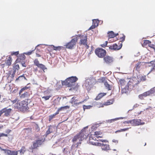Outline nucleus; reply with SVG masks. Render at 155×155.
<instances>
[{"label": "nucleus", "mask_w": 155, "mask_h": 155, "mask_svg": "<svg viewBox=\"0 0 155 155\" xmlns=\"http://www.w3.org/2000/svg\"><path fill=\"white\" fill-rule=\"evenodd\" d=\"M88 126H86L82 129L80 132L74 136L72 140V142L74 143L78 140L79 143H81V142L86 136L87 131L86 130Z\"/></svg>", "instance_id": "1"}, {"label": "nucleus", "mask_w": 155, "mask_h": 155, "mask_svg": "<svg viewBox=\"0 0 155 155\" xmlns=\"http://www.w3.org/2000/svg\"><path fill=\"white\" fill-rule=\"evenodd\" d=\"M28 100H25L16 103L15 106V108L21 111L25 112L28 110L29 108L28 107Z\"/></svg>", "instance_id": "2"}, {"label": "nucleus", "mask_w": 155, "mask_h": 155, "mask_svg": "<svg viewBox=\"0 0 155 155\" xmlns=\"http://www.w3.org/2000/svg\"><path fill=\"white\" fill-rule=\"evenodd\" d=\"M76 37H79L80 40L79 42V44L80 45H83L87 49L89 48V46L87 45V36L86 35L78 34L77 35Z\"/></svg>", "instance_id": "3"}, {"label": "nucleus", "mask_w": 155, "mask_h": 155, "mask_svg": "<svg viewBox=\"0 0 155 155\" xmlns=\"http://www.w3.org/2000/svg\"><path fill=\"white\" fill-rule=\"evenodd\" d=\"M122 36L120 38L121 43H118L117 45L116 43L112 45L109 46V48L113 50H120L122 47V42L125 40V36L124 34L122 35Z\"/></svg>", "instance_id": "4"}, {"label": "nucleus", "mask_w": 155, "mask_h": 155, "mask_svg": "<svg viewBox=\"0 0 155 155\" xmlns=\"http://www.w3.org/2000/svg\"><path fill=\"white\" fill-rule=\"evenodd\" d=\"M78 80L76 77H71L68 78L65 81L62 82V85H66L68 87H70L71 85L74 84Z\"/></svg>", "instance_id": "5"}, {"label": "nucleus", "mask_w": 155, "mask_h": 155, "mask_svg": "<svg viewBox=\"0 0 155 155\" xmlns=\"http://www.w3.org/2000/svg\"><path fill=\"white\" fill-rule=\"evenodd\" d=\"M102 143H97V145L101 147L102 149L105 151L110 150L109 145L108 141L106 140H101Z\"/></svg>", "instance_id": "6"}, {"label": "nucleus", "mask_w": 155, "mask_h": 155, "mask_svg": "<svg viewBox=\"0 0 155 155\" xmlns=\"http://www.w3.org/2000/svg\"><path fill=\"white\" fill-rule=\"evenodd\" d=\"M78 38L75 37L71 39V41L67 43L65 45L66 48L72 49L76 44L78 40Z\"/></svg>", "instance_id": "7"}, {"label": "nucleus", "mask_w": 155, "mask_h": 155, "mask_svg": "<svg viewBox=\"0 0 155 155\" xmlns=\"http://www.w3.org/2000/svg\"><path fill=\"white\" fill-rule=\"evenodd\" d=\"M95 52L99 57L101 58H103L106 54V51L105 50L102 48H96L95 51Z\"/></svg>", "instance_id": "8"}, {"label": "nucleus", "mask_w": 155, "mask_h": 155, "mask_svg": "<svg viewBox=\"0 0 155 155\" xmlns=\"http://www.w3.org/2000/svg\"><path fill=\"white\" fill-rule=\"evenodd\" d=\"M108 36V41L110 42H113L117 40L116 36L118 35V34H115L112 31H109L107 33Z\"/></svg>", "instance_id": "9"}, {"label": "nucleus", "mask_w": 155, "mask_h": 155, "mask_svg": "<svg viewBox=\"0 0 155 155\" xmlns=\"http://www.w3.org/2000/svg\"><path fill=\"white\" fill-rule=\"evenodd\" d=\"M104 62L107 64H111L114 61L113 58L109 55H105L103 57Z\"/></svg>", "instance_id": "10"}, {"label": "nucleus", "mask_w": 155, "mask_h": 155, "mask_svg": "<svg viewBox=\"0 0 155 155\" xmlns=\"http://www.w3.org/2000/svg\"><path fill=\"white\" fill-rule=\"evenodd\" d=\"M44 142V141L42 139H39L35 140L33 143L32 147V148H37L38 147L41 145Z\"/></svg>", "instance_id": "11"}, {"label": "nucleus", "mask_w": 155, "mask_h": 155, "mask_svg": "<svg viewBox=\"0 0 155 155\" xmlns=\"http://www.w3.org/2000/svg\"><path fill=\"white\" fill-rule=\"evenodd\" d=\"M84 101L79 102L77 97L74 96L71 99L70 102L74 106H77L82 104Z\"/></svg>", "instance_id": "12"}, {"label": "nucleus", "mask_w": 155, "mask_h": 155, "mask_svg": "<svg viewBox=\"0 0 155 155\" xmlns=\"http://www.w3.org/2000/svg\"><path fill=\"white\" fill-rule=\"evenodd\" d=\"M34 63L35 65L42 70H44L46 69V68L45 66L42 64H40L39 61L37 59H35L34 60Z\"/></svg>", "instance_id": "13"}, {"label": "nucleus", "mask_w": 155, "mask_h": 155, "mask_svg": "<svg viewBox=\"0 0 155 155\" xmlns=\"http://www.w3.org/2000/svg\"><path fill=\"white\" fill-rule=\"evenodd\" d=\"M132 125L137 126L143 124L144 123H142L141 120L140 119H133L131 120Z\"/></svg>", "instance_id": "14"}, {"label": "nucleus", "mask_w": 155, "mask_h": 155, "mask_svg": "<svg viewBox=\"0 0 155 155\" xmlns=\"http://www.w3.org/2000/svg\"><path fill=\"white\" fill-rule=\"evenodd\" d=\"M2 150L4 151L5 153L8 155H18V151H11V150L6 149H3Z\"/></svg>", "instance_id": "15"}, {"label": "nucleus", "mask_w": 155, "mask_h": 155, "mask_svg": "<svg viewBox=\"0 0 155 155\" xmlns=\"http://www.w3.org/2000/svg\"><path fill=\"white\" fill-rule=\"evenodd\" d=\"M92 25L89 29V30H92L95 28L98 25L99 21L98 19H93L92 20Z\"/></svg>", "instance_id": "16"}, {"label": "nucleus", "mask_w": 155, "mask_h": 155, "mask_svg": "<svg viewBox=\"0 0 155 155\" xmlns=\"http://www.w3.org/2000/svg\"><path fill=\"white\" fill-rule=\"evenodd\" d=\"M96 138H97L94 135L91 134L89 138L90 143L93 145H97V143L94 142V141L96 140Z\"/></svg>", "instance_id": "17"}, {"label": "nucleus", "mask_w": 155, "mask_h": 155, "mask_svg": "<svg viewBox=\"0 0 155 155\" xmlns=\"http://www.w3.org/2000/svg\"><path fill=\"white\" fill-rule=\"evenodd\" d=\"M4 113V116L5 117H9L10 115L12 109L11 108L7 109L6 107L3 108Z\"/></svg>", "instance_id": "18"}, {"label": "nucleus", "mask_w": 155, "mask_h": 155, "mask_svg": "<svg viewBox=\"0 0 155 155\" xmlns=\"http://www.w3.org/2000/svg\"><path fill=\"white\" fill-rule=\"evenodd\" d=\"M131 81H129L125 87H121L122 90V91L123 93H126L129 90V85H131Z\"/></svg>", "instance_id": "19"}, {"label": "nucleus", "mask_w": 155, "mask_h": 155, "mask_svg": "<svg viewBox=\"0 0 155 155\" xmlns=\"http://www.w3.org/2000/svg\"><path fill=\"white\" fill-rule=\"evenodd\" d=\"M143 66V63L139 62L136 64L134 68H135L136 70L139 71L140 70V69L142 68Z\"/></svg>", "instance_id": "20"}, {"label": "nucleus", "mask_w": 155, "mask_h": 155, "mask_svg": "<svg viewBox=\"0 0 155 155\" xmlns=\"http://www.w3.org/2000/svg\"><path fill=\"white\" fill-rule=\"evenodd\" d=\"M84 86L88 91H90L93 87L92 84H90L89 82L87 81L84 83Z\"/></svg>", "instance_id": "21"}, {"label": "nucleus", "mask_w": 155, "mask_h": 155, "mask_svg": "<svg viewBox=\"0 0 155 155\" xmlns=\"http://www.w3.org/2000/svg\"><path fill=\"white\" fill-rule=\"evenodd\" d=\"M24 53L23 54H20L17 59V61L19 62H23L25 59V56L24 55Z\"/></svg>", "instance_id": "22"}, {"label": "nucleus", "mask_w": 155, "mask_h": 155, "mask_svg": "<svg viewBox=\"0 0 155 155\" xmlns=\"http://www.w3.org/2000/svg\"><path fill=\"white\" fill-rule=\"evenodd\" d=\"M12 59L10 56L7 57L6 59L5 62L6 65L8 66H10L12 64Z\"/></svg>", "instance_id": "23"}, {"label": "nucleus", "mask_w": 155, "mask_h": 155, "mask_svg": "<svg viewBox=\"0 0 155 155\" xmlns=\"http://www.w3.org/2000/svg\"><path fill=\"white\" fill-rule=\"evenodd\" d=\"M70 87L71 88L69 89V90H76V91L78 88V84H76L75 83H74V84H72L71 85L70 87Z\"/></svg>", "instance_id": "24"}, {"label": "nucleus", "mask_w": 155, "mask_h": 155, "mask_svg": "<svg viewBox=\"0 0 155 155\" xmlns=\"http://www.w3.org/2000/svg\"><path fill=\"white\" fill-rule=\"evenodd\" d=\"M107 94L106 93H101L98 94L97 96L95 98L96 100H100L101 98L105 96Z\"/></svg>", "instance_id": "25"}, {"label": "nucleus", "mask_w": 155, "mask_h": 155, "mask_svg": "<svg viewBox=\"0 0 155 155\" xmlns=\"http://www.w3.org/2000/svg\"><path fill=\"white\" fill-rule=\"evenodd\" d=\"M49 48H51L54 50L60 51L61 48H63V47L61 46L55 47L53 45H51L50 46Z\"/></svg>", "instance_id": "26"}, {"label": "nucleus", "mask_w": 155, "mask_h": 155, "mask_svg": "<svg viewBox=\"0 0 155 155\" xmlns=\"http://www.w3.org/2000/svg\"><path fill=\"white\" fill-rule=\"evenodd\" d=\"M149 64L150 65L149 66L152 67V68L151 69L150 72L153 71H155V60L153 61H151L150 62Z\"/></svg>", "instance_id": "27"}, {"label": "nucleus", "mask_w": 155, "mask_h": 155, "mask_svg": "<svg viewBox=\"0 0 155 155\" xmlns=\"http://www.w3.org/2000/svg\"><path fill=\"white\" fill-rule=\"evenodd\" d=\"M49 130L50 131L51 133H53L57 130V128L55 126L50 125L48 127Z\"/></svg>", "instance_id": "28"}, {"label": "nucleus", "mask_w": 155, "mask_h": 155, "mask_svg": "<svg viewBox=\"0 0 155 155\" xmlns=\"http://www.w3.org/2000/svg\"><path fill=\"white\" fill-rule=\"evenodd\" d=\"M104 85L106 89H107L108 91L111 90L112 89V86L108 84L107 81L104 82Z\"/></svg>", "instance_id": "29"}, {"label": "nucleus", "mask_w": 155, "mask_h": 155, "mask_svg": "<svg viewBox=\"0 0 155 155\" xmlns=\"http://www.w3.org/2000/svg\"><path fill=\"white\" fill-rule=\"evenodd\" d=\"M60 109H58L57 111L54 114L51 115L49 117V121H50L55 116L59 113Z\"/></svg>", "instance_id": "30"}, {"label": "nucleus", "mask_w": 155, "mask_h": 155, "mask_svg": "<svg viewBox=\"0 0 155 155\" xmlns=\"http://www.w3.org/2000/svg\"><path fill=\"white\" fill-rule=\"evenodd\" d=\"M20 95V97L21 98H27L29 96V93L27 92H26L23 94H21Z\"/></svg>", "instance_id": "31"}, {"label": "nucleus", "mask_w": 155, "mask_h": 155, "mask_svg": "<svg viewBox=\"0 0 155 155\" xmlns=\"http://www.w3.org/2000/svg\"><path fill=\"white\" fill-rule=\"evenodd\" d=\"M28 84H27L25 86L21 88L19 92V94L20 95L22 93V92L24 91L27 90L30 87L29 86H28Z\"/></svg>", "instance_id": "32"}, {"label": "nucleus", "mask_w": 155, "mask_h": 155, "mask_svg": "<svg viewBox=\"0 0 155 155\" xmlns=\"http://www.w3.org/2000/svg\"><path fill=\"white\" fill-rule=\"evenodd\" d=\"M23 80H27L24 74L19 76L18 78H17L15 81H22Z\"/></svg>", "instance_id": "33"}, {"label": "nucleus", "mask_w": 155, "mask_h": 155, "mask_svg": "<svg viewBox=\"0 0 155 155\" xmlns=\"http://www.w3.org/2000/svg\"><path fill=\"white\" fill-rule=\"evenodd\" d=\"M102 134V132L101 131H97L94 132V134L96 137L97 138L99 137H102L99 136L101 135Z\"/></svg>", "instance_id": "34"}, {"label": "nucleus", "mask_w": 155, "mask_h": 155, "mask_svg": "<svg viewBox=\"0 0 155 155\" xmlns=\"http://www.w3.org/2000/svg\"><path fill=\"white\" fill-rule=\"evenodd\" d=\"M13 71L16 72L19 69V65L18 64H15L13 66Z\"/></svg>", "instance_id": "35"}, {"label": "nucleus", "mask_w": 155, "mask_h": 155, "mask_svg": "<svg viewBox=\"0 0 155 155\" xmlns=\"http://www.w3.org/2000/svg\"><path fill=\"white\" fill-rule=\"evenodd\" d=\"M120 85L121 87L124 86L127 83V82L124 79H121L119 81Z\"/></svg>", "instance_id": "36"}, {"label": "nucleus", "mask_w": 155, "mask_h": 155, "mask_svg": "<svg viewBox=\"0 0 155 155\" xmlns=\"http://www.w3.org/2000/svg\"><path fill=\"white\" fill-rule=\"evenodd\" d=\"M60 99L59 97L55 99L54 101V105H58L59 104Z\"/></svg>", "instance_id": "37"}, {"label": "nucleus", "mask_w": 155, "mask_h": 155, "mask_svg": "<svg viewBox=\"0 0 155 155\" xmlns=\"http://www.w3.org/2000/svg\"><path fill=\"white\" fill-rule=\"evenodd\" d=\"M63 152L64 154H69V149L68 147H67L64 149Z\"/></svg>", "instance_id": "38"}, {"label": "nucleus", "mask_w": 155, "mask_h": 155, "mask_svg": "<svg viewBox=\"0 0 155 155\" xmlns=\"http://www.w3.org/2000/svg\"><path fill=\"white\" fill-rule=\"evenodd\" d=\"M67 126L65 124H61L60 126V129L63 130H66L67 129Z\"/></svg>", "instance_id": "39"}, {"label": "nucleus", "mask_w": 155, "mask_h": 155, "mask_svg": "<svg viewBox=\"0 0 155 155\" xmlns=\"http://www.w3.org/2000/svg\"><path fill=\"white\" fill-rule=\"evenodd\" d=\"M129 128H126L124 129H122L120 130H117L115 131V133H117V132H120L122 131H127L129 130Z\"/></svg>", "instance_id": "40"}, {"label": "nucleus", "mask_w": 155, "mask_h": 155, "mask_svg": "<svg viewBox=\"0 0 155 155\" xmlns=\"http://www.w3.org/2000/svg\"><path fill=\"white\" fill-rule=\"evenodd\" d=\"M146 97V95L144 93L141 94H140L138 96L139 98L141 100H143L144 99V98Z\"/></svg>", "instance_id": "41"}, {"label": "nucleus", "mask_w": 155, "mask_h": 155, "mask_svg": "<svg viewBox=\"0 0 155 155\" xmlns=\"http://www.w3.org/2000/svg\"><path fill=\"white\" fill-rule=\"evenodd\" d=\"M150 41L148 40H144L143 45V46H145L147 45H148L149 43H150Z\"/></svg>", "instance_id": "42"}, {"label": "nucleus", "mask_w": 155, "mask_h": 155, "mask_svg": "<svg viewBox=\"0 0 155 155\" xmlns=\"http://www.w3.org/2000/svg\"><path fill=\"white\" fill-rule=\"evenodd\" d=\"M26 151V148L25 146H23L21 150L19 151H19L20 153H22L23 154L24 153V152Z\"/></svg>", "instance_id": "43"}, {"label": "nucleus", "mask_w": 155, "mask_h": 155, "mask_svg": "<svg viewBox=\"0 0 155 155\" xmlns=\"http://www.w3.org/2000/svg\"><path fill=\"white\" fill-rule=\"evenodd\" d=\"M51 96L52 95H50L47 96L42 97V98L44 99L45 101H46L48 100Z\"/></svg>", "instance_id": "44"}, {"label": "nucleus", "mask_w": 155, "mask_h": 155, "mask_svg": "<svg viewBox=\"0 0 155 155\" xmlns=\"http://www.w3.org/2000/svg\"><path fill=\"white\" fill-rule=\"evenodd\" d=\"M104 105H105V104H103L101 103H99L97 104V107H103Z\"/></svg>", "instance_id": "45"}, {"label": "nucleus", "mask_w": 155, "mask_h": 155, "mask_svg": "<svg viewBox=\"0 0 155 155\" xmlns=\"http://www.w3.org/2000/svg\"><path fill=\"white\" fill-rule=\"evenodd\" d=\"M69 108H70V107L69 106H65L64 107H60L58 109H60V111L62 109H67Z\"/></svg>", "instance_id": "46"}, {"label": "nucleus", "mask_w": 155, "mask_h": 155, "mask_svg": "<svg viewBox=\"0 0 155 155\" xmlns=\"http://www.w3.org/2000/svg\"><path fill=\"white\" fill-rule=\"evenodd\" d=\"M150 93L151 94H152L155 93V87H154L152 88H151L149 90Z\"/></svg>", "instance_id": "47"}, {"label": "nucleus", "mask_w": 155, "mask_h": 155, "mask_svg": "<svg viewBox=\"0 0 155 155\" xmlns=\"http://www.w3.org/2000/svg\"><path fill=\"white\" fill-rule=\"evenodd\" d=\"M11 101L13 104L18 103V102H19L20 101L18 100V98H16L14 100H11Z\"/></svg>", "instance_id": "48"}, {"label": "nucleus", "mask_w": 155, "mask_h": 155, "mask_svg": "<svg viewBox=\"0 0 155 155\" xmlns=\"http://www.w3.org/2000/svg\"><path fill=\"white\" fill-rule=\"evenodd\" d=\"M141 81H144L146 80V76H142L140 78Z\"/></svg>", "instance_id": "49"}, {"label": "nucleus", "mask_w": 155, "mask_h": 155, "mask_svg": "<svg viewBox=\"0 0 155 155\" xmlns=\"http://www.w3.org/2000/svg\"><path fill=\"white\" fill-rule=\"evenodd\" d=\"M111 100H108L107 102H105V105H109L112 104V102H111Z\"/></svg>", "instance_id": "50"}, {"label": "nucleus", "mask_w": 155, "mask_h": 155, "mask_svg": "<svg viewBox=\"0 0 155 155\" xmlns=\"http://www.w3.org/2000/svg\"><path fill=\"white\" fill-rule=\"evenodd\" d=\"M33 51H34L32 50V51H31L29 52H25L24 53V54H25L27 55H29L31 54L32 53Z\"/></svg>", "instance_id": "51"}, {"label": "nucleus", "mask_w": 155, "mask_h": 155, "mask_svg": "<svg viewBox=\"0 0 155 155\" xmlns=\"http://www.w3.org/2000/svg\"><path fill=\"white\" fill-rule=\"evenodd\" d=\"M144 93L146 95V97L147 96H150V94H151L150 93V92L149 90L144 92Z\"/></svg>", "instance_id": "52"}, {"label": "nucleus", "mask_w": 155, "mask_h": 155, "mask_svg": "<svg viewBox=\"0 0 155 155\" xmlns=\"http://www.w3.org/2000/svg\"><path fill=\"white\" fill-rule=\"evenodd\" d=\"M91 107V106H86L85 105H84L83 106V107L84 110L90 109Z\"/></svg>", "instance_id": "53"}, {"label": "nucleus", "mask_w": 155, "mask_h": 155, "mask_svg": "<svg viewBox=\"0 0 155 155\" xmlns=\"http://www.w3.org/2000/svg\"><path fill=\"white\" fill-rule=\"evenodd\" d=\"M19 54V52L18 51H16V52H12L11 55H15L16 56H17Z\"/></svg>", "instance_id": "54"}, {"label": "nucleus", "mask_w": 155, "mask_h": 155, "mask_svg": "<svg viewBox=\"0 0 155 155\" xmlns=\"http://www.w3.org/2000/svg\"><path fill=\"white\" fill-rule=\"evenodd\" d=\"M107 41H106L105 42V43L101 45V47L103 48H104L105 47L107 46Z\"/></svg>", "instance_id": "55"}, {"label": "nucleus", "mask_w": 155, "mask_h": 155, "mask_svg": "<svg viewBox=\"0 0 155 155\" xmlns=\"http://www.w3.org/2000/svg\"><path fill=\"white\" fill-rule=\"evenodd\" d=\"M51 133V132L48 129V130L46 131L45 134V137H46L49 134H50Z\"/></svg>", "instance_id": "56"}, {"label": "nucleus", "mask_w": 155, "mask_h": 155, "mask_svg": "<svg viewBox=\"0 0 155 155\" xmlns=\"http://www.w3.org/2000/svg\"><path fill=\"white\" fill-rule=\"evenodd\" d=\"M35 129L37 132H38L40 130V128H39V126L37 125H36L35 126Z\"/></svg>", "instance_id": "57"}, {"label": "nucleus", "mask_w": 155, "mask_h": 155, "mask_svg": "<svg viewBox=\"0 0 155 155\" xmlns=\"http://www.w3.org/2000/svg\"><path fill=\"white\" fill-rule=\"evenodd\" d=\"M148 45L149 47L151 48H153L155 46V45H153L151 44V41H150V43H149V44Z\"/></svg>", "instance_id": "58"}, {"label": "nucleus", "mask_w": 155, "mask_h": 155, "mask_svg": "<svg viewBox=\"0 0 155 155\" xmlns=\"http://www.w3.org/2000/svg\"><path fill=\"white\" fill-rule=\"evenodd\" d=\"M101 81L102 82L104 83L105 82L107 81L106 80V78L105 77L102 78L101 79Z\"/></svg>", "instance_id": "59"}, {"label": "nucleus", "mask_w": 155, "mask_h": 155, "mask_svg": "<svg viewBox=\"0 0 155 155\" xmlns=\"http://www.w3.org/2000/svg\"><path fill=\"white\" fill-rule=\"evenodd\" d=\"M123 123L124 124H128L129 123H130L132 125V123H131V120H128V121H126L123 122Z\"/></svg>", "instance_id": "60"}, {"label": "nucleus", "mask_w": 155, "mask_h": 155, "mask_svg": "<svg viewBox=\"0 0 155 155\" xmlns=\"http://www.w3.org/2000/svg\"><path fill=\"white\" fill-rule=\"evenodd\" d=\"M0 137H3V136L7 137L8 136V135L7 134L2 133L0 134Z\"/></svg>", "instance_id": "61"}, {"label": "nucleus", "mask_w": 155, "mask_h": 155, "mask_svg": "<svg viewBox=\"0 0 155 155\" xmlns=\"http://www.w3.org/2000/svg\"><path fill=\"white\" fill-rule=\"evenodd\" d=\"M16 72H15L14 71H13L12 74L11 75V77H12V79H13L14 77L15 76V74Z\"/></svg>", "instance_id": "62"}, {"label": "nucleus", "mask_w": 155, "mask_h": 155, "mask_svg": "<svg viewBox=\"0 0 155 155\" xmlns=\"http://www.w3.org/2000/svg\"><path fill=\"white\" fill-rule=\"evenodd\" d=\"M12 132V130L10 129H7L5 131V133H7L6 134H8Z\"/></svg>", "instance_id": "63"}, {"label": "nucleus", "mask_w": 155, "mask_h": 155, "mask_svg": "<svg viewBox=\"0 0 155 155\" xmlns=\"http://www.w3.org/2000/svg\"><path fill=\"white\" fill-rule=\"evenodd\" d=\"M3 109L0 110V116H1L2 114L4 113V111H3Z\"/></svg>", "instance_id": "64"}]
</instances>
